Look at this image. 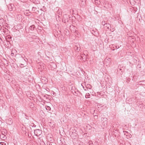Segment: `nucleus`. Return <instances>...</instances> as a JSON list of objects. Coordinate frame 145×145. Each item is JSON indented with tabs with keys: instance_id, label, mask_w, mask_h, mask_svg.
Here are the masks:
<instances>
[{
	"instance_id": "20e7f679",
	"label": "nucleus",
	"mask_w": 145,
	"mask_h": 145,
	"mask_svg": "<svg viewBox=\"0 0 145 145\" xmlns=\"http://www.w3.org/2000/svg\"><path fill=\"white\" fill-rule=\"evenodd\" d=\"M70 29L73 32H75L76 31V27L72 25L70 26Z\"/></svg>"
},
{
	"instance_id": "f8f14e48",
	"label": "nucleus",
	"mask_w": 145,
	"mask_h": 145,
	"mask_svg": "<svg viewBox=\"0 0 145 145\" xmlns=\"http://www.w3.org/2000/svg\"><path fill=\"white\" fill-rule=\"evenodd\" d=\"M110 26V25L109 24H105V25L104 26V27H106L108 29H109V27Z\"/></svg>"
},
{
	"instance_id": "1a4fd4ad",
	"label": "nucleus",
	"mask_w": 145,
	"mask_h": 145,
	"mask_svg": "<svg viewBox=\"0 0 145 145\" xmlns=\"http://www.w3.org/2000/svg\"><path fill=\"white\" fill-rule=\"evenodd\" d=\"M74 48L76 51L78 52L79 51H80V47H78L77 46H75L74 47Z\"/></svg>"
},
{
	"instance_id": "393cba45",
	"label": "nucleus",
	"mask_w": 145,
	"mask_h": 145,
	"mask_svg": "<svg viewBox=\"0 0 145 145\" xmlns=\"http://www.w3.org/2000/svg\"><path fill=\"white\" fill-rule=\"evenodd\" d=\"M119 70H121V69H119Z\"/></svg>"
},
{
	"instance_id": "39448f33",
	"label": "nucleus",
	"mask_w": 145,
	"mask_h": 145,
	"mask_svg": "<svg viewBox=\"0 0 145 145\" xmlns=\"http://www.w3.org/2000/svg\"><path fill=\"white\" fill-rule=\"evenodd\" d=\"M81 57L84 61H85L87 58L86 56L84 54H82L81 55Z\"/></svg>"
},
{
	"instance_id": "bb28decb",
	"label": "nucleus",
	"mask_w": 145,
	"mask_h": 145,
	"mask_svg": "<svg viewBox=\"0 0 145 145\" xmlns=\"http://www.w3.org/2000/svg\"><path fill=\"white\" fill-rule=\"evenodd\" d=\"M66 110H67V109H66Z\"/></svg>"
},
{
	"instance_id": "f3484780",
	"label": "nucleus",
	"mask_w": 145,
	"mask_h": 145,
	"mask_svg": "<svg viewBox=\"0 0 145 145\" xmlns=\"http://www.w3.org/2000/svg\"><path fill=\"white\" fill-rule=\"evenodd\" d=\"M106 23H105V21H103V22H102V25H104V26L105 25V24H106Z\"/></svg>"
},
{
	"instance_id": "4be33fe9",
	"label": "nucleus",
	"mask_w": 145,
	"mask_h": 145,
	"mask_svg": "<svg viewBox=\"0 0 145 145\" xmlns=\"http://www.w3.org/2000/svg\"><path fill=\"white\" fill-rule=\"evenodd\" d=\"M2 145H6V144L5 143H3Z\"/></svg>"
},
{
	"instance_id": "423d86ee",
	"label": "nucleus",
	"mask_w": 145,
	"mask_h": 145,
	"mask_svg": "<svg viewBox=\"0 0 145 145\" xmlns=\"http://www.w3.org/2000/svg\"><path fill=\"white\" fill-rule=\"evenodd\" d=\"M41 140H42V139L41 138H39L38 139V142L40 143V144L41 145H44L45 144V143L43 141V140L41 141Z\"/></svg>"
},
{
	"instance_id": "0eeeda50",
	"label": "nucleus",
	"mask_w": 145,
	"mask_h": 145,
	"mask_svg": "<svg viewBox=\"0 0 145 145\" xmlns=\"http://www.w3.org/2000/svg\"><path fill=\"white\" fill-rule=\"evenodd\" d=\"M14 5L12 4H11L9 5L8 7V9L10 11L12 10L13 8Z\"/></svg>"
},
{
	"instance_id": "5701e85b",
	"label": "nucleus",
	"mask_w": 145,
	"mask_h": 145,
	"mask_svg": "<svg viewBox=\"0 0 145 145\" xmlns=\"http://www.w3.org/2000/svg\"><path fill=\"white\" fill-rule=\"evenodd\" d=\"M35 8H34V7H33V8H32V10H33V9H34V10H35Z\"/></svg>"
},
{
	"instance_id": "ddd939ff",
	"label": "nucleus",
	"mask_w": 145,
	"mask_h": 145,
	"mask_svg": "<svg viewBox=\"0 0 145 145\" xmlns=\"http://www.w3.org/2000/svg\"><path fill=\"white\" fill-rule=\"evenodd\" d=\"M95 2L96 5H99L101 3L100 1L98 0H95Z\"/></svg>"
},
{
	"instance_id": "b1692460",
	"label": "nucleus",
	"mask_w": 145,
	"mask_h": 145,
	"mask_svg": "<svg viewBox=\"0 0 145 145\" xmlns=\"http://www.w3.org/2000/svg\"><path fill=\"white\" fill-rule=\"evenodd\" d=\"M11 54H12H12H13V55H14V53H12V51Z\"/></svg>"
},
{
	"instance_id": "9b49d317",
	"label": "nucleus",
	"mask_w": 145,
	"mask_h": 145,
	"mask_svg": "<svg viewBox=\"0 0 145 145\" xmlns=\"http://www.w3.org/2000/svg\"><path fill=\"white\" fill-rule=\"evenodd\" d=\"M35 27V26L34 25H33L29 27V29L31 30V31H33Z\"/></svg>"
},
{
	"instance_id": "a878e982",
	"label": "nucleus",
	"mask_w": 145,
	"mask_h": 145,
	"mask_svg": "<svg viewBox=\"0 0 145 145\" xmlns=\"http://www.w3.org/2000/svg\"><path fill=\"white\" fill-rule=\"evenodd\" d=\"M84 90H85V91H86V90H86V89H84Z\"/></svg>"
},
{
	"instance_id": "6e6552de",
	"label": "nucleus",
	"mask_w": 145,
	"mask_h": 145,
	"mask_svg": "<svg viewBox=\"0 0 145 145\" xmlns=\"http://www.w3.org/2000/svg\"><path fill=\"white\" fill-rule=\"evenodd\" d=\"M123 133L125 135H126V137L127 138H128L129 137H130V135H129L128 133L126 131H123Z\"/></svg>"
},
{
	"instance_id": "dca6fc26",
	"label": "nucleus",
	"mask_w": 145,
	"mask_h": 145,
	"mask_svg": "<svg viewBox=\"0 0 145 145\" xmlns=\"http://www.w3.org/2000/svg\"><path fill=\"white\" fill-rule=\"evenodd\" d=\"M88 144L89 145H93L92 142L91 141H89L88 142Z\"/></svg>"
},
{
	"instance_id": "412c9836",
	"label": "nucleus",
	"mask_w": 145,
	"mask_h": 145,
	"mask_svg": "<svg viewBox=\"0 0 145 145\" xmlns=\"http://www.w3.org/2000/svg\"><path fill=\"white\" fill-rule=\"evenodd\" d=\"M94 117L95 118H97V116L96 115H95L94 116Z\"/></svg>"
},
{
	"instance_id": "4468645a",
	"label": "nucleus",
	"mask_w": 145,
	"mask_h": 145,
	"mask_svg": "<svg viewBox=\"0 0 145 145\" xmlns=\"http://www.w3.org/2000/svg\"><path fill=\"white\" fill-rule=\"evenodd\" d=\"M90 95V94L89 93H87L86 94L85 97L86 98H89Z\"/></svg>"
},
{
	"instance_id": "2eb2a0df",
	"label": "nucleus",
	"mask_w": 145,
	"mask_h": 145,
	"mask_svg": "<svg viewBox=\"0 0 145 145\" xmlns=\"http://www.w3.org/2000/svg\"><path fill=\"white\" fill-rule=\"evenodd\" d=\"M45 107L46 108V109L47 110H50L51 109V108L50 106H45Z\"/></svg>"
},
{
	"instance_id": "7ed1b4c3",
	"label": "nucleus",
	"mask_w": 145,
	"mask_h": 145,
	"mask_svg": "<svg viewBox=\"0 0 145 145\" xmlns=\"http://www.w3.org/2000/svg\"><path fill=\"white\" fill-rule=\"evenodd\" d=\"M105 63L106 64V65H109L111 62V59L110 58H108L106 59L105 60Z\"/></svg>"
},
{
	"instance_id": "9d476101",
	"label": "nucleus",
	"mask_w": 145,
	"mask_h": 145,
	"mask_svg": "<svg viewBox=\"0 0 145 145\" xmlns=\"http://www.w3.org/2000/svg\"><path fill=\"white\" fill-rule=\"evenodd\" d=\"M86 87L87 89H91L92 88V86L89 84H87L86 86Z\"/></svg>"
},
{
	"instance_id": "f257e3e1",
	"label": "nucleus",
	"mask_w": 145,
	"mask_h": 145,
	"mask_svg": "<svg viewBox=\"0 0 145 145\" xmlns=\"http://www.w3.org/2000/svg\"><path fill=\"white\" fill-rule=\"evenodd\" d=\"M42 133V131L40 129H36L34 131L35 135L37 136L40 135Z\"/></svg>"
},
{
	"instance_id": "6ab92c4d",
	"label": "nucleus",
	"mask_w": 145,
	"mask_h": 145,
	"mask_svg": "<svg viewBox=\"0 0 145 145\" xmlns=\"http://www.w3.org/2000/svg\"><path fill=\"white\" fill-rule=\"evenodd\" d=\"M71 108V106H67V109H69Z\"/></svg>"
},
{
	"instance_id": "a211bd4d",
	"label": "nucleus",
	"mask_w": 145,
	"mask_h": 145,
	"mask_svg": "<svg viewBox=\"0 0 145 145\" xmlns=\"http://www.w3.org/2000/svg\"><path fill=\"white\" fill-rule=\"evenodd\" d=\"M3 132H4V134H6L7 133V131H6V130H4V131H2V133Z\"/></svg>"
},
{
	"instance_id": "f03ea898",
	"label": "nucleus",
	"mask_w": 145,
	"mask_h": 145,
	"mask_svg": "<svg viewBox=\"0 0 145 145\" xmlns=\"http://www.w3.org/2000/svg\"><path fill=\"white\" fill-rule=\"evenodd\" d=\"M107 119L106 118H102V121L103 125L104 126H106L107 125Z\"/></svg>"
},
{
	"instance_id": "aec40b11",
	"label": "nucleus",
	"mask_w": 145,
	"mask_h": 145,
	"mask_svg": "<svg viewBox=\"0 0 145 145\" xmlns=\"http://www.w3.org/2000/svg\"><path fill=\"white\" fill-rule=\"evenodd\" d=\"M73 12V10L72 9H71L70 11V12L71 13L72 12Z\"/></svg>"
}]
</instances>
